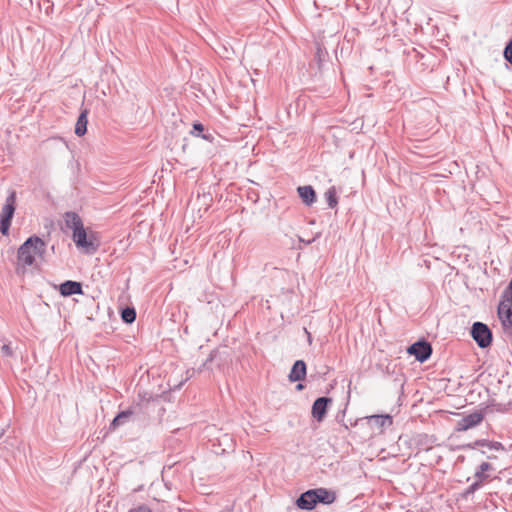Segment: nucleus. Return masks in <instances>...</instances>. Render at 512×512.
<instances>
[{"label": "nucleus", "instance_id": "obj_1", "mask_svg": "<svg viewBox=\"0 0 512 512\" xmlns=\"http://www.w3.org/2000/svg\"><path fill=\"white\" fill-rule=\"evenodd\" d=\"M46 243L38 236L29 237L18 249V265L22 267L31 266L36 255L45 252Z\"/></svg>", "mask_w": 512, "mask_h": 512}, {"label": "nucleus", "instance_id": "obj_2", "mask_svg": "<svg viewBox=\"0 0 512 512\" xmlns=\"http://www.w3.org/2000/svg\"><path fill=\"white\" fill-rule=\"evenodd\" d=\"M16 208V192L11 191L0 214V232L7 235Z\"/></svg>", "mask_w": 512, "mask_h": 512}, {"label": "nucleus", "instance_id": "obj_3", "mask_svg": "<svg viewBox=\"0 0 512 512\" xmlns=\"http://www.w3.org/2000/svg\"><path fill=\"white\" fill-rule=\"evenodd\" d=\"M471 336L480 348H487L491 345L492 332L490 328L482 322L473 323Z\"/></svg>", "mask_w": 512, "mask_h": 512}, {"label": "nucleus", "instance_id": "obj_4", "mask_svg": "<svg viewBox=\"0 0 512 512\" xmlns=\"http://www.w3.org/2000/svg\"><path fill=\"white\" fill-rule=\"evenodd\" d=\"M73 241L78 248L83 249L88 254H93L98 249V243H96L94 236H88L84 226L73 233Z\"/></svg>", "mask_w": 512, "mask_h": 512}, {"label": "nucleus", "instance_id": "obj_5", "mask_svg": "<svg viewBox=\"0 0 512 512\" xmlns=\"http://www.w3.org/2000/svg\"><path fill=\"white\" fill-rule=\"evenodd\" d=\"M498 317L506 334H512V300L501 299L498 305Z\"/></svg>", "mask_w": 512, "mask_h": 512}, {"label": "nucleus", "instance_id": "obj_6", "mask_svg": "<svg viewBox=\"0 0 512 512\" xmlns=\"http://www.w3.org/2000/svg\"><path fill=\"white\" fill-rule=\"evenodd\" d=\"M408 353L414 355L416 360L423 363L432 354V347L427 341H417L407 349Z\"/></svg>", "mask_w": 512, "mask_h": 512}, {"label": "nucleus", "instance_id": "obj_7", "mask_svg": "<svg viewBox=\"0 0 512 512\" xmlns=\"http://www.w3.org/2000/svg\"><path fill=\"white\" fill-rule=\"evenodd\" d=\"M484 419V413L482 411H475L468 415L463 416L457 422L458 431H466L479 425Z\"/></svg>", "mask_w": 512, "mask_h": 512}, {"label": "nucleus", "instance_id": "obj_8", "mask_svg": "<svg viewBox=\"0 0 512 512\" xmlns=\"http://www.w3.org/2000/svg\"><path fill=\"white\" fill-rule=\"evenodd\" d=\"M332 403V399L328 397L317 398L312 405V416L321 422L327 413L328 406Z\"/></svg>", "mask_w": 512, "mask_h": 512}, {"label": "nucleus", "instance_id": "obj_9", "mask_svg": "<svg viewBox=\"0 0 512 512\" xmlns=\"http://www.w3.org/2000/svg\"><path fill=\"white\" fill-rule=\"evenodd\" d=\"M296 505L302 510H312L317 505L315 489L302 493L296 500Z\"/></svg>", "mask_w": 512, "mask_h": 512}, {"label": "nucleus", "instance_id": "obj_10", "mask_svg": "<svg viewBox=\"0 0 512 512\" xmlns=\"http://www.w3.org/2000/svg\"><path fill=\"white\" fill-rule=\"evenodd\" d=\"M59 291L60 294L64 297L83 293L81 283L71 280L63 282L59 287Z\"/></svg>", "mask_w": 512, "mask_h": 512}, {"label": "nucleus", "instance_id": "obj_11", "mask_svg": "<svg viewBox=\"0 0 512 512\" xmlns=\"http://www.w3.org/2000/svg\"><path fill=\"white\" fill-rule=\"evenodd\" d=\"M306 376V364L303 360H297L294 362L291 371L289 373V380L291 382L301 381Z\"/></svg>", "mask_w": 512, "mask_h": 512}, {"label": "nucleus", "instance_id": "obj_12", "mask_svg": "<svg viewBox=\"0 0 512 512\" xmlns=\"http://www.w3.org/2000/svg\"><path fill=\"white\" fill-rule=\"evenodd\" d=\"M64 222L66 227L71 229L73 233L84 226L80 216L73 211H68L64 214Z\"/></svg>", "mask_w": 512, "mask_h": 512}, {"label": "nucleus", "instance_id": "obj_13", "mask_svg": "<svg viewBox=\"0 0 512 512\" xmlns=\"http://www.w3.org/2000/svg\"><path fill=\"white\" fill-rule=\"evenodd\" d=\"M298 194L302 199L303 203L307 206H311L316 201V192L312 186H299L297 188Z\"/></svg>", "mask_w": 512, "mask_h": 512}, {"label": "nucleus", "instance_id": "obj_14", "mask_svg": "<svg viewBox=\"0 0 512 512\" xmlns=\"http://www.w3.org/2000/svg\"><path fill=\"white\" fill-rule=\"evenodd\" d=\"M368 422L372 427L381 430L392 425V417L389 415H372L368 418Z\"/></svg>", "mask_w": 512, "mask_h": 512}, {"label": "nucleus", "instance_id": "obj_15", "mask_svg": "<svg viewBox=\"0 0 512 512\" xmlns=\"http://www.w3.org/2000/svg\"><path fill=\"white\" fill-rule=\"evenodd\" d=\"M315 492H316L317 504L318 503L331 504L336 499L335 493L332 491H329L325 488H317V489H315Z\"/></svg>", "mask_w": 512, "mask_h": 512}, {"label": "nucleus", "instance_id": "obj_16", "mask_svg": "<svg viewBox=\"0 0 512 512\" xmlns=\"http://www.w3.org/2000/svg\"><path fill=\"white\" fill-rule=\"evenodd\" d=\"M87 115H88V111L85 109L80 113V115L77 119L76 126H75V134L77 136H83L87 131V123H88Z\"/></svg>", "mask_w": 512, "mask_h": 512}, {"label": "nucleus", "instance_id": "obj_17", "mask_svg": "<svg viewBox=\"0 0 512 512\" xmlns=\"http://www.w3.org/2000/svg\"><path fill=\"white\" fill-rule=\"evenodd\" d=\"M491 469H492V466L490 463H488V462L481 463L474 474V478L483 483V481H485L488 478V475L486 474V472Z\"/></svg>", "mask_w": 512, "mask_h": 512}, {"label": "nucleus", "instance_id": "obj_18", "mask_svg": "<svg viewBox=\"0 0 512 512\" xmlns=\"http://www.w3.org/2000/svg\"><path fill=\"white\" fill-rule=\"evenodd\" d=\"M337 192L334 186L330 187L324 194L329 208H335L338 204Z\"/></svg>", "mask_w": 512, "mask_h": 512}, {"label": "nucleus", "instance_id": "obj_19", "mask_svg": "<svg viewBox=\"0 0 512 512\" xmlns=\"http://www.w3.org/2000/svg\"><path fill=\"white\" fill-rule=\"evenodd\" d=\"M133 414L132 410L121 411L117 414V416L113 419L111 426L116 428L126 422V420Z\"/></svg>", "mask_w": 512, "mask_h": 512}, {"label": "nucleus", "instance_id": "obj_20", "mask_svg": "<svg viewBox=\"0 0 512 512\" xmlns=\"http://www.w3.org/2000/svg\"><path fill=\"white\" fill-rule=\"evenodd\" d=\"M121 319L127 324H131L136 319V311L133 307H126L121 312Z\"/></svg>", "mask_w": 512, "mask_h": 512}, {"label": "nucleus", "instance_id": "obj_21", "mask_svg": "<svg viewBox=\"0 0 512 512\" xmlns=\"http://www.w3.org/2000/svg\"><path fill=\"white\" fill-rule=\"evenodd\" d=\"M203 130H204V127L201 123H194L193 130L191 131V133L195 136H201L203 139L211 141L213 139L211 134H202V135L200 134L203 132Z\"/></svg>", "mask_w": 512, "mask_h": 512}, {"label": "nucleus", "instance_id": "obj_22", "mask_svg": "<svg viewBox=\"0 0 512 512\" xmlns=\"http://www.w3.org/2000/svg\"><path fill=\"white\" fill-rule=\"evenodd\" d=\"M503 56L507 62H509L512 65V39L507 43Z\"/></svg>", "mask_w": 512, "mask_h": 512}, {"label": "nucleus", "instance_id": "obj_23", "mask_svg": "<svg viewBox=\"0 0 512 512\" xmlns=\"http://www.w3.org/2000/svg\"><path fill=\"white\" fill-rule=\"evenodd\" d=\"M481 485H482V482L475 479V481L466 489L465 494L466 495L473 494L481 487Z\"/></svg>", "mask_w": 512, "mask_h": 512}, {"label": "nucleus", "instance_id": "obj_24", "mask_svg": "<svg viewBox=\"0 0 512 512\" xmlns=\"http://www.w3.org/2000/svg\"><path fill=\"white\" fill-rule=\"evenodd\" d=\"M487 448L489 450L505 451V447L503 446V444L497 441H490Z\"/></svg>", "mask_w": 512, "mask_h": 512}, {"label": "nucleus", "instance_id": "obj_25", "mask_svg": "<svg viewBox=\"0 0 512 512\" xmlns=\"http://www.w3.org/2000/svg\"><path fill=\"white\" fill-rule=\"evenodd\" d=\"M1 354L3 356H11L12 355V349L11 347L8 345V344H4L2 347H1Z\"/></svg>", "mask_w": 512, "mask_h": 512}, {"label": "nucleus", "instance_id": "obj_26", "mask_svg": "<svg viewBox=\"0 0 512 512\" xmlns=\"http://www.w3.org/2000/svg\"><path fill=\"white\" fill-rule=\"evenodd\" d=\"M489 442H490V441H489V440H486V439L476 440V441L473 443L472 447H475V446H482V447H486V448H487V446H488Z\"/></svg>", "mask_w": 512, "mask_h": 512}, {"label": "nucleus", "instance_id": "obj_27", "mask_svg": "<svg viewBox=\"0 0 512 512\" xmlns=\"http://www.w3.org/2000/svg\"><path fill=\"white\" fill-rule=\"evenodd\" d=\"M134 512H152V510L146 505H141L137 509H134Z\"/></svg>", "mask_w": 512, "mask_h": 512}, {"label": "nucleus", "instance_id": "obj_28", "mask_svg": "<svg viewBox=\"0 0 512 512\" xmlns=\"http://www.w3.org/2000/svg\"><path fill=\"white\" fill-rule=\"evenodd\" d=\"M304 331L307 335V340H308V343L311 344L312 343V336H311V333L306 329L304 328Z\"/></svg>", "mask_w": 512, "mask_h": 512}, {"label": "nucleus", "instance_id": "obj_29", "mask_svg": "<svg viewBox=\"0 0 512 512\" xmlns=\"http://www.w3.org/2000/svg\"><path fill=\"white\" fill-rule=\"evenodd\" d=\"M298 390H301L303 388V385L302 384H298L297 387H296Z\"/></svg>", "mask_w": 512, "mask_h": 512}, {"label": "nucleus", "instance_id": "obj_30", "mask_svg": "<svg viewBox=\"0 0 512 512\" xmlns=\"http://www.w3.org/2000/svg\"><path fill=\"white\" fill-rule=\"evenodd\" d=\"M128 512H134V509H130Z\"/></svg>", "mask_w": 512, "mask_h": 512}]
</instances>
